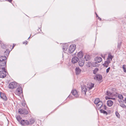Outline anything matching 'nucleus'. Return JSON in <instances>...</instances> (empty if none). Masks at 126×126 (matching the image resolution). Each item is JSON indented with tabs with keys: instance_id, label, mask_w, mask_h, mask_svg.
<instances>
[{
	"instance_id": "c85d7f7f",
	"label": "nucleus",
	"mask_w": 126,
	"mask_h": 126,
	"mask_svg": "<svg viewBox=\"0 0 126 126\" xmlns=\"http://www.w3.org/2000/svg\"><path fill=\"white\" fill-rule=\"evenodd\" d=\"M118 97L120 99H123V96L122 94H118Z\"/></svg>"
},
{
	"instance_id": "bb28decb",
	"label": "nucleus",
	"mask_w": 126,
	"mask_h": 126,
	"mask_svg": "<svg viewBox=\"0 0 126 126\" xmlns=\"http://www.w3.org/2000/svg\"><path fill=\"white\" fill-rule=\"evenodd\" d=\"M98 70V69L97 68H95L93 70V73L94 74H95L97 72Z\"/></svg>"
},
{
	"instance_id": "49530a36",
	"label": "nucleus",
	"mask_w": 126,
	"mask_h": 126,
	"mask_svg": "<svg viewBox=\"0 0 126 126\" xmlns=\"http://www.w3.org/2000/svg\"><path fill=\"white\" fill-rule=\"evenodd\" d=\"M124 101H125V103H126V98H125V100H124Z\"/></svg>"
},
{
	"instance_id": "4468645a",
	"label": "nucleus",
	"mask_w": 126,
	"mask_h": 126,
	"mask_svg": "<svg viewBox=\"0 0 126 126\" xmlns=\"http://www.w3.org/2000/svg\"><path fill=\"white\" fill-rule=\"evenodd\" d=\"M71 93L75 97H77L78 96V92L76 90H72Z\"/></svg>"
},
{
	"instance_id": "393cba45",
	"label": "nucleus",
	"mask_w": 126,
	"mask_h": 126,
	"mask_svg": "<svg viewBox=\"0 0 126 126\" xmlns=\"http://www.w3.org/2000/svg\"><path fill=\"white\" fill-rule=\"evenodd\" d=\"M16 117L18 121L20 122V121L21 120V118L19 115H16Z\"/></svg>"
},
{
	"instance_id": "4be33fe9",
	"label": "nucleus",
	"mask_w": 126,
	"mask_h": 126,
	"mask_svg": "<svg viewBox=\"0 0 126 126\" xmlns=\"http://www.w3.org/2000/svg\"><path fill=\"white\" fill-rule=\"evenodd\" d=\"M10 52L9 51V49H7L4 52V55H6L8 56Z\"/></svg>"
},
{
	"instance_id": "5701e85b",
	"label": "nucleus",
	"mask_w": 126,
	"mask_h": 126,
	"mask_svg": "<svg viewBox=\"0 0 126 126\" xmlns=\"http://www.w3.org/2000/svg\"><path fill=\"white\" fill-rule=\"evenodd\" d=\"M84 58L86 61H88L90 59V57L89 55H87L85 56Z\"/></svg>"
},
{
	"instance_id": "58836bf2",
	"label": "nucleus",
	"mask_w": 126,
	"mask_h": 126,
	"mask_svg": "<svg viewBox=\"0 0 126 126\" xmlns=\"http://www.w3.org/2000/svg\"><path fill=\"white\" fill-rule=\"evenodd\" d=\"M1 69L2 70V71H5V69L4 67H2Z\"/></svg>"
},
{
	"instance_id": "9b49d317",
	"label": "nucleus",
	"mask_w": 126,
	"mask_h": 126,
	"mask_svg": "<svg viewBox=\"0 0 126 126\" xmlns=\"http://www.w3.org/2000/svg\"><path fill=\"white\" fill-rule=\"evenodd\" d=\"M102 59L101 57H97L95 58V63L96 64L102 61Z\"/></svg>"
},
{
	"instance_id": "37998d69",
	"label": "nucleus",
	"mask_w": 126,
	"mask_h": 126,
	"mask_svg": "<svg viewBox=\"0 0 126 126\" xmlns=\"http://www.w3.org/2000/svg\"><path fill=\"white\" fill-rule=\"evenodd\" d=\"M38 30L39 31V32L40 31H41V29H40V28H39Z\"/></svg>"
},
{
	"instance_id": "a19ab883",
	"label": "nucleus",
	"mask_w": 126,
	"mask_h": 126,
	"mask_svg": "<svg viewBox=\"0 0 126 126\" xmlns=\"http://www.w3.org/2000/svg\"><path fill=\"white\" fill-rule=\"evenodd\" d=\"M27 43H28V42H27L26 41H25V42H23V44H25V45H26L27 44Z\"/></svg>"
},
{
	"instance_id": "1a4fd4ad",
	"label": "nucleus",
	"mask_w": 126,
	"mask_h": 126,
	"mask_svg": "<svg viewBox=\"0 0 126 126\" xmlns=\"http://www.w3.org/2000/svg\"><path fill=\"white\" fill-rule=\"evenodd\" d=\"M95 79L98 81L101 80L102 79V76L100 74H97L94 77Z\"/></svg>"
},
{
	"instance_id": "f03ea898",
	"label": "nucleus",
	"mask_w": 126,
	"mask_h": 126,
	"mask_svg": "<svg viewBox=\"0 0 126 126\" xmlns=\"http://www.w3.org/2000/svg\"><path fill=\"white\" fill-rule=\"evenodd\" d=\"M17 86V83L16 82H13L10 83L8 87L9 89H12L16 88Z\"/></svg>"
},
{
	"instance_id": "09e8293b",
	"label": "nucleus",
	"mask_w": 126,
	"mask_h": 126,
	"mask_svg": "<svg viewBox=\"0 0 126 126\" xmlns=\"http://www.w3.org/2000/svg\"><path fill=\"white\" fill-rule=\"evenodd\" d=\"M95 14H96V17H98V16L97 15V14L96 13H95Z\"/></svg>"
},
{
	"instance_id": "9d476101",
	"label": "nucleus",
	"mask_w": 126,
	"mask_h": 126,
	"mask_svg": "<svg viewBox=\"0 0 126 126\" xmlns=\"http://www.w3.org/2000/svg\"><path fill=\"white\" fill-rule=\"evenodd\" d=\"M79 60L78 58L77 57H75L72 58L71 62L75 64Z\"/></svg>"
},
{
	"instance_id": "79ce46f5",
	"label": "nucleus",
	"mask_w": 126,
	"mask_h": 126,
	"mask_svg": "<svg viewBox=\"0 0 126 126\" xmlns=\"http://www.w3.org/2000/svg\"><path fill=\"white\" fill-rule=\"evenodd\" d=\"M26 104L25 103H22V105L23 106H25V105Z\"/></svg>"
},
{
	"instance_id": "423d86ee",
	"label": "nucleus",
	"mask_w": 126,
	"mask_h": 126,
	"mask_svg": "<svg viewBox=\"0 0 126 126\" xmlns=\"http://www.w3.org/2000/svg\"><path fill=\"white\" fill-rule=\"evenodd\" d=\"M20 123L22 126L28 125L29 124V122L27 120H22L20 122Z\"/></svg>"
},
{
	"instance_id": "4c0bfd02",
	"label": "nucleus",
	"mask_w": 126,
	"mask_h": 126,
	"mask_svg": "<svg viewBox=\"0 0 126 126\" xmlns=\"http://www.w3.org/2000/svg\"><path fill=\"white\" fill-rule=\"evenodd\" d=\"M116 116L118 117H119V114L118 113V112H116Z\"/></svg>"
},
{
	"instance_id": "6e6552de",
	"label": "nucleus",
	"mask_w": 126,
	"mask_h": 126,
	"mask_svg": "<svg viewBox=\"0 0 126 126\" xmlns=\"http://www.w3.org/2000/svg\"><path fill=\"white\" fill-rule=\"evenodd\" d=\"M7 73L6 71H0V78H4L6 76Z\"/></svg>"
},
{
	"instance_id": "c756f323",
	"label": "nucleus",
	"mask_w": 126,
	"mask_h": 126,
	"mask_svg": "<svg viewBox=\"0 0 126 126\" xmlns=\"http://www.w3.org/2000/svg\"><path fill=\"white\" fill-rule=\"evenodd\" d=\"M111 93L109 91H107L106 93V95L108 96H111Z\"/></svg>"
},
{
	"instance_id": "a878e982",
	"label": "nucleus",
	"mask_w": 126,
	"mask_h": 126,
	"mask_svg": "<svg viewBox=\"0 0 126 126\" xmlns=\"http://www.w3.org/2000/svg\"><path fill=\"white\" fill-rule=\"evenodd\" d=\"M35 120L33 119H31L29 122V124H33L35 122Z\"/></svg>"
},
{
	"instance_id": "7c9ffc66",
	"label": "nucleus",
	"mask_w": 126,
	"mask_h": 126,
	"mask_svg": "<svg viewBox=\"0 0 126 126\" xmlns=\"http://www.w3.org/2000/svg\"><path fill=\"white\" fill-rule=\"evenodd\" d=\"M125 65H123L122 66V68L124 70V72H126V67H125Z\"/></svg>"
},
{
	"instance_id": "de8ad7c7",
	"label": "nucleus",
	"mask_w": 126,
	"mask_h": 126,
	"mask_svg": "<svg viewBox=\"0 0 126 126\" xmlns=\"http://www.w3.org/2000/svg\"><path fill=\"white\" fill-rule=\"evenodd\" d=\"M98 19H99V20H101V19L99 17H98Z\"/></svg>"
},
{
	"instance_id": "a18cd8bd",
	"label": "nucleus",
	"mask_w": 126,
	"mask_h": 126,
	"mask_svg": "<svg viewBox=\"0 0 126 126\" xmlns=\"http://www.w3.org/2000/svg\"><path fill=\"white\" fill-rule=\"evenodd\" d=\"M111 99H112L114 100H115V98H111Z\"/></svg>"
},
{
	"instance_id": "ea45409f",
	"label": "nucleus",
	"mask_w": 126,
	"mask_h": 126,
	"mask_svg": "<svg viewBox=\"0 0 126 126\" xmlns=\"http://www.w3.org/2000/svg\"><path fill=\"white\" fill-rule=\"evenodd\" d=\"M105 98L106 100L111 99L108 96H106L105 97Z\"/></svg>"
},
{
	"instance_id": "20e7f679",
	"label": "nucleus",
	"mask_w": 126,
	"mask_h": 126,
	"mask_svg": "<svg viewBox=\"0 0 126 126\" xmlns=\"http://www.w3.org/2000/svg\"><path fill=\"white\" fill-rule=\"evenodd\" d=\"M76 46L75 45H71L68 49V52L70 53H72L75 50Z\"/></svg>"
},
{
	"instance_id": "f8f14e48",
	"label": "nucleus",
	"mask_w": 126,
	"mask_h": 126,
	"mask_svg": "<svg viewBox=\"0 0 126 126\" xmlns=\"http://www.w3.org/2000/svg\"><path fill=\"white\" fill-rule=\"evenodd\" d=\"M0 97L1 99L5 101H6L7 99L5 94L2 93H0Z\"/></svg>"
},
{
	"instance_id": "2f4dec72",
	"label": "nucleus",
	"mask_w": 126,
	"mask_h": 126,
	"mask_svg": "<svg viewBox=\"0 0 126 126\" xmlns=\"http://www.w3.org/2000/svg\"><path fill=\"white\" fill-rule=\"evenodd\" d=\"M120 106L123 108H126V105L124 104H122L120 105Z\"/></svg>"
},
{
	"instance_id": "412c9836",
	"label": "nucleus",
	"mask_w": 126,
	"mask_h": 126,
	"mask_svg": "<svg viewBox=\"0 0 126 126\" xmlns=\"http://www.w3.org/2000/svg\"><path fill=\"white\" fill-rule=\"evenodd\" d=\"M68 46L67 44H66L63 45V51H66L67 49Z\"/></svg>"
},
{
	"instance_id": "39448f33",
	"label": "nucleus",
	"mask_w": 126,
	"mask_h": 126,
	"mask_svg": "<svg viewBox=\"0 0 126 126\" xmlns=\"http://www.w3.org/2000/svg\"><path fill=\"white\" fill-rule=\"evenodd\" d=\"M23 91L22 90V87H18L16 89V90L15 91V94L19 96L22 93Z\"/></svg>"
},
{
	"instance_id": "e433bc0d",
	"label": "nucleus",
	"mask_w": 126,
	"mask_h": 126,
	"mask_svg": "<svg viewBox=\"0 0 126 126\" xmlns=\"http://www.w3.org/2000/svg\"><path fill=\"white\" fill-rule=\"evenodd\" d=\"M110 69V68L109 67L106 69V72L107 73H108L109 72Z\"/></svg>"
},
{
	"instance_id": "aec40b11",
	"label": "nucleus",
	"mask_w": 126,
	"mask_h": 126,
	"mask_svg": "<svg viewBox=\"0 0 126 126\" xmlns=\"http://www.w3.org/2000/svg\"><path fill=\"white\" fill-rule=\"evenodd\" d=\"M78 57L80 59H82L81 58L83 56V54L82 51H80L77 54Z\"/></svg>"
},
{
	"instance_id": "7ed1b4c3",
	"label": "nucleus",
	"mask_w": 126,
	"mask_h": 126,
	"mask_svg": "<svg viewBox=\"0 0 126 126\" xmlns=\"http://www.w3.org/2000/svg\"><path fill=\"white\" fill-rule=\"evenodd\" d=\"M18 112L20 114H27L28 113V110L25 109H20L18 110Z\"/></svg>"
},
{
	"instance_id": "72a5a7b5",
	"label": "nucleus",
	"mask_w": 126,
	"mask_h": 126,
	"mask_svg": "<svg viewBox=\"0 0 126 126\" xmlns=\"http://www.w3.org/2000/svg\"><path fill=\"white\" fill-rule=\"evenodd\" d=\"M1 47L3 48H5L6 47L5 46L4 44H1Z\"/></svg>"
},
{
	"instance_id": "dca6fc26",
	"label": "nucleus",
	"mask_w": 126,
	"mask_h": 126,
	"mask_svg": "<svg viewBox=\"0 0 126 126\" xmlns=\"http://www.w3.org/2000/svg\"><path fill=\"white\" fill-rule=\"evenodd\" d=\"M7 59L6 56H0V62L3 61H6Z\"/></svg>"
},
{
	"instance_id": "473e14b6",
	"label": "nucleus",
	"mask_w": 126,
	"mask_h": 126,
	"mask_svg": "<svg viewBox=\"0 0 126 126\" xmlns=\"http://www.w3.org/2000/svg\"><path fill=\"white\" fill-rule=\"evenodd\" d=\"M94 84H92L90 87L89 88V89H91L94 87Z\"/></svg>"
},
{
	"instance_id": "603ef678",
	"label": "nucleus",
	"mask_w": 126,
	"mask_h": 126,
	"mask_svg": "<svg viewBox=\"0 0 126 126\" xmlns=\"http://www.w3.org/2000/svg\"><path fill=\"white\" fill-rule=\"evenodd\" d=\"M14 46H13V47Z\"/></svg>"
},
{
	"instance_id": "2eb2a0df",
	"label": "nucleus",
	"mask_w": 126,
	"mask_h": 126,
	"mask_svg": "<svg viewBox=\"0 0 126 126\" xmlns=\"http://www.w3.org/2000/svg\"><path fill=\"white\" fill-rule=\"evenodd\" d=\"M7 61L0 62V66L3 67H6Z\"/></svg>"
},
{
	"instance_id": "c03bdc74",
	"label": "nucleus",
	"mask_w": 126,
	"mask_h": 126,
	"mask_svg": "<svg viewBox=\"0 0 126 126\" xmlns=\"http://www.w3.org/2000/svg\"><path fill=\"white\" fill-rule=\"evenodd\" d=\"M8 1L10 2H11L12 1V0H7Z\"/></svg>"
},
{
	"instance_id": "cd10ccee",
	"label": "nucleus",
	"mask_w": 126,
	"mask_h": 126,
	"mask_svg": "<svg viewBox=\"0 0 126 126\" xmlns=\"http://www.w3.org/2000/svg\"><path fill=\"white\" fill-rule=\"evenodd\" d=\"M121 43L122 42H120V43H118L117 47L119 49H120Z\"/></svg>"
},
{
	"instance_id": "6ab92c4d",
	"label": "nucleus",
	"mask_w": 126,
	"mask_h": 126,
	"mask_svg": "<svg viewBox=\"0 0 126 126\" xmlns=\"http://www.w3.org/2000/svg\"><path fill=\"white\" fill-rule=\"evenodd\" d=\"M113 103V102L111 100H109L107 101V104L108 106L109 107L112 106Z\"/></svg>"
},
{
	"instance_id": "3c124183",
	"label": "nucleus",
	"mask_w": 126,
	"mask_h": 126,
	"mask_svg": "<svg viewBox=\"0 0 126 126\" xmlns=\"http://www.w3.org/2000/svg\"><path fill=\"white\" fill-rule=\"evenodd\" d=\"M0 126H2L0 124Z\"/></svg>"
},
{
	"instance_id": "f3484780",
	"label": "nucleus",
	"mask_w": 126,
	"mask_h": 126,
	"mask_svg": "<svg viewBox=\"0 0 126 126\" xmlns=\"http://www.w3.org/2000/svg\"><path fill=\"white\" fill-rule=\"evenodd\" d=\"M75 70L76 75H79L81 71V70L79 69V67H76Z\"/></svg>"
},
{
	"instance_id": "f257e3e1",
	"label": "nucleus",
	"mask_w": 126,
	"mask_h": 126,
	"mask_svg": "<svg viewBox=\"0 0 126 126\" xmlns=\"http://www.w3.org/2000/svg\"><path fill=\"white\" fill-rule=\"evenodd\" d=\"M94 103L96 104L97 108L98 109L101 108L102 106V101H100L99 99L96 98L94 101Z\"/></svg>"
},
{
	"instance_id": "8fccbe9b",
	"label": "nucleus",
	"mask_w": 126,
	"mask_h": 126,
	"mask_svg": "<svg viewBox=\"0 0 126 126\" xmlns=\"http://www.w3.org/2000/svg\"><path fill=\"white\" fill-rule=\"evenodd\" d=\"M30 37V36L29 37V38H28V39H29Z\"/></svg>"
},
{
	"instance_id": "0eeeda50",
	"label": "nucleus",
	"mask_w": 126,
	"mask_h": 126,
	"mask_svg": "<svg viewBox=\"0 0 126 126\" xmlns=\"http://www.w3.org/2000/svg\"><path fill=\"white\" fill-rule=\"evenodd\" d=\"M113 58V56L110 54H109L108 57L107 58V60L104 63L109 64L110 62V59L111 60Z\"/></svg>"
},
{
	"instance_id": "f704fd0d",
	"label": "nucleus",
	"mask_w": 126,
	"mask_h": 126,
	"mask_svg": "<svg viewBox=\"0 0 126 126\" xmlns=\"http://www.w3.org/2000/svg\"><path fill=\"white\" fill-rule=\"evenodd\" d=\"M109 64H106V63H104V64H103V65L104 66H105L106 67H107L108 66V65Z\"/></svg>"
},
{
	"instance_id": "c9c22d12",
	"label": "nucleus",
	"mask_w": 126,
	"mask_h": 126,
	"mask_svg": "<svg viewBox=\"0 0 126 126\" xmlns=\"http://www.w3.org/2000/svg\"><path fill=\"white\" fill-rule=\"evenodd\" d=\"M107 107L105 105H103V109L104 110H106L107 109Z\"/></svg>"
},
{
	"instance_id": "ddd939ff",
	"label": "nucleus",
	"mask_w": 126,
	"mask_h": 126,
	"mask_svg": "<svg viewBox=\"0 0 126 126\" xmlns=\"http://www.w3.org/2000/svg\"><path fill=\"white\" fill-rule=\"evenodd\" d=\"M79 60L78 63L79 65L81 67L82 66L84 63V60L82 59H80Z\"/></svg>"
},
{
	"instance_id": "b1692460",
	"label": "nucleus",
	"mask_w": 126,
	"mask_h": 126,
	"mask_svg": "<svg viewBox=\"0 0 126 126\" xmlns=\"http://www.w3.org/2000/svg\"><path fill=\"white\" fill-rule=\"evenodd\" d=\"M100 112L101 113H103L104 114H106L107 115L108 114V113L107 112L104 110L103 109H101L100 110Z\"/></svg>"
},
{
	"instance_id": "a211bd4d",
	"label": "nucleus",
	"mask_w": 126,
	"mask_h": 126,
	"mask_svg": "<svg viewBox=\"0 0 126 126\" xmlns=\"http://www.w3.org/2000/svg\"><path fill=\"white\" fill-rule=\"evenodd\" d=\"M82 91L83 93H84L85 94H86L87 89L86 88V86H82L81 87Z\"/></svg>"
}]
</instances>
